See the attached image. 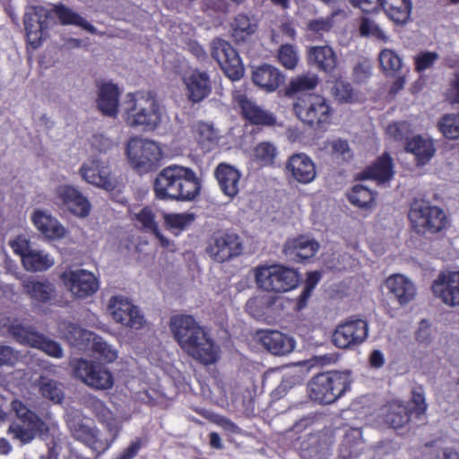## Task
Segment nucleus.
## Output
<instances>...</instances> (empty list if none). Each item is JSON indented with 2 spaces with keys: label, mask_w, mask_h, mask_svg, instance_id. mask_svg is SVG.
<instances>
[{
  "label": "nucleus",
  "mask_w": 459,
  "mask_h": 459,
  "mask_svg": "<svg viewBox=\"0 0 459 459\" xmlns=\"http://www.w3.org/2000/svg\"><path fill=\"white\" fill-rule=\"evenodd\" d=\"M318 77L316 75H302L292 79L287 89L288 94H294L304 91L315 89L318 84Z\"/></svg>",
  "instance_id": "obj_52"
},
{
  "label": "nucleus",
  "mask_w": 459,
  "mask_h": 459,
  "mask_svg": "<svg viewBox=\"0 0 459 459\" xmlns=\"http://www.w3.org/2000/svg\"><path fill=\"white\" fill-rule=\"evenodd\" d=\"M437 129L449 140L459 139V113L443 115L437 122Z\"/></svg>",
  "instance_id": "obj_46"
},
{
  "label": "nucleus",
  "mask_w": 459,
  "mask_h": 459,
  "mask_svg": "<svg viewBox=\"0 0 459 459\" xmlns=\"http://www.w3.org/2000/svg\"><path fill=\"white\" fill-rule=\"evenodd\" d=\"M202 415L210 422L221 427L227 433L238 434L240 432V428L223 415L211 411H204Z\"/></svg>",
  "instance_id": "obj_54"
},
{
  "label": "nucleus",
  "mask_w": 459,
  "mask_h": 459,
  "mask_svg": "<svg viewBox=\"0 0 459 459\" xmlns=\"http://www.w3.org/2000/svg\"><path fill=\"white\" fill-rule=\"evenodd\" d=\"M201 179L188 167L169 165L162 169L153 183L155 197L159 200L193 201L200 194Z\"/></svg>",
  "instance_id": "obj_2"
},
{
  "label": "nucleus",
  "mask_w": 459,
  "mask_h": 459,
  "mask_svg": "<svg viewBox=\"0 0 459 459\" xmlns=\"http://www.w3.org/2000/svg\"><path fill=\"white\" fill-rule=\"evenodd\" d=\"M233 103L246 124L262 127H271L277 124V117L273 112L263 108L245 93L235 94Z\"/></svg>",
  "instance_id": "obj_15"
},
{
  "label": "nucleus",
  "mask_w": 459,
  "mask_h": 459,
  "mask_svg": "<svg viewBox=\"0 0 459 459\" xmlns=\"http://www.w3.org/2000/svg\"><path fill=\"white\" fill-rule=\"evenodd\" d=\"M212 56L231 81H238L243 77L245 71L243 63L238 51L230 42L220 38L213 39Z\"/></svg>",
  "instance_id": "obj_14"
},
{
  "label": "nucleus",
  "mask_w": 459,
  "mask_h": 459,
  "mask_svg": "<svg viewBox=\"0 0 459 459\" xmlns=\"http://www.w3.org/2000/svg\"><path fill=\"white\" fill-rule=\"evenodd\" d=\"M257 336L261 344L273 355L284 356L295 348L294 339L277 330H261Z\"/></svg>",
  "instance_id": "obj_24"
},
{
  "label": "nucleus",
  "mask_w": 459,
  "mask_h": 459,
  "mask_svg": "<svg viewBox=\"0 0 459 459\" xmlns=\"http://www.w3.org/2000/svg\"><path fill=\"white\" fill-rule=\"evenodd\" d=\"M11 407L21 421V423L13 422L9 426L8 432L13 435V438L23 444H28L37 436H41L48 431L45 421L22 401L13 400Z\"/></svg>",
  "instance_id": "obj_8"
},
{
  "label": "nucleus",
  "mask_w": 459,
  "mask_h": 459,
  "mask_svg": "<svg viewBox=\"0 0 459 459\" xmlns=\"http://www.w3.org/2000/svg\"><path fill=\"white\" fill-rule=\"evenodd\" d=\"M368 335V322L351 317L336 326L332 335V342L339 349L352 350L363 343Z\"/></svg>",
  "instance_id": "obj_12"
},
{
  "label": "nucleus",
  "mask_w": 459,
  "mask_h": 459,
  "mask_svg": "<svg viewBox=\"0 0 459 459\" xmlns=\"http://www.w3.org/2000/svg\"><path fill=\"white\" fill-rule=\"evenodd\" d=\"M411 403L413 407L411 408L402 402L391 403L385 417V422L393 429H400L409 423L412 414H415L418 419L425 414L427 404L421 391L413 390Z\"/></svg>",
  "instance_id": "obj_13"
},
{
  "label": "nucleus",
  "mask_w": 459,
  "mask_h": 459,
  "mask_svg": "<svg viewBox=\"0 0 459 459\" xmlns=\"http://www.w3.org/2000/svg\"><path fill=\"white\" fill-rule=\"evenodd\" d=\"M126 102L123 118L133 128H141L144 132L156 130L161 123V107L153 91H137L129 93Z\"/></svg>",
  "instance_id": "obj_3"
},
{
  "label": "nucleus",
  "mask_w": 459,
  "mask_h": 459,
  "mask_svg": "<svg viewBox=\"0 0 459 459\" xmlns=\"http://www.w3.org/2000/svg\"><path fill=\"white\" fill-rule=\"evenodd\" d=\"M416 342L423 346L429 347L433 341L431 325L427 319L420 322L419 328L415 332Z\"/></svg>",
  "instance_id": "obj_63"
},
{
  "label": "nucleus",
  "mask_w": 459,
  "mask_h": 459,
  "mask_svg": "<svg viewBox=\"0 0 459 459\" xmlns=\"http://www.w3.org/2000/svg\"><path fill=\"white\" fill-rule=\"evenodd\" d=\"M431 289L435 297L446 306L459 307V271L441 273Z\"/></svg>",
  "instance_id": "obj_17"
},
{
  "label": "nucleus",
  "mask_w": 459,
  "mask_h": 459,
  "mask_svg": "<svg viewBox=\"0 0 459 459\" xmlns=\"http://www.w3.org/2000/svg\"><path fill=\"white\" fill-rule=\"evenodd\" d=\"M169 326L174 339L188 357L204 366L219 361L221 347L193 316H173Z\"/></svg>",
  "instance_id": "obj_1"
},
{
  "label": "nucleus",
  "mask_w": 459,
  "mask_h": 459,
  "mask_svg": "<svg viewBox=\"0 0 459 459\" xmlns=\"http://www.w3.org/2000/svg\"><path fill=\"white\" fill-rule=\"evenodd\" d=\"M22 263L27 271L44 272L54 265L55 260L49 254L42 250L31 249L23 255Z\"/></svg>",
  "instance_id": "obj_41"
},
{
  "label": "nucleus",
  "mask_w": 459,
  "mask_h": 459,
  "mask_svg": "<svg viewBox=\"0 0 459 459\" xmlns=\"http://www.w3.org/2000/svg\"><path fill=\"white\" fill-rule=\"evenodd\" d=\"M49 11L41 5L32 6L30 12L25 13L24 25L37 24L48 22Z\"/></svg>",
  "instance_id": "obj_61"
},
{
  "label": "nucleus",
  "mask_w": 459,
  "mask_h": 459,
  "mask_svg": "<svg viewBox=\"0 0 459 459\" xmlns=\"http://www.w3.org/2000/svg\"><path fill=\"white\" fill-rule=\"evenodd\" d=\"M48 11L49 15L56 17L62 25L77 26L91 33H94L96 30L95 27L85 18L63 4H53Z\"/></svg>",
  "instance_id": "obj_36"
},
{
  "label": "nucleus",
  "mask_w": 459,
  "mask_h": 459,
  "mask_svg": "<svg viewBox=\"0 0 459 459\" xmlns=\"http://www.w3.org/2000/svg\"><path fill=\"white\" fill-rule=\"evenodd\" d=\"M214 176L225 195L234 198L238 194L241 174L233 166L220 163L214 171Z\"/></svg>",
  "instance_id": "obj_29"
},
{
  "label": "nucleus",
  "mask_w": 459,
  "mask_h": 459,
  "mask_svg": "<svg viewBox=\"0 0 459 459\" xmlns=\"http://www.w3.org/2000/svg\"><path fill=\"white\" fill-rule=\"evenodd\" d=\"M82 178L89 184L112 191L116 187V181L111 176L109 166L99 160H91L83 163L80 169Z\"/></svg>",
  "instance_id": "obj_22"
},
{
  "label": "nucleus",
  "mask_w": 459,
  "mask_h": 459,
  "mask_svg": "<svg viewBox=\"0 0 459 459\" xmlns=\"http://www.w3.org/2000/svg\"><path fill=\"white\" fill-rule=\"evenodd\" d=\"M379 64L386 74H394L402 68V58L392 49L385 48L379 54Z\"/></svg>",
  "instance_id": "obj_49"
},
{
  "label": "nucleus",
  "mask_w": 459,
  "mask_h": 459,
  "mask_svg": "<svg viewBox=\"0 0 459 459\" xmlns=\"http://www.w3.org/2000/svg\"><path fill=\"white\" fill-rule=\"evenodd\" d=\"M252 81L264 91L273 92L284 82V75L273 65L264 64L254 69Z\"/></svg>",
  "instance_id": "obj_27"
},
{
  "label": "nucleus",
  "mask_w": 459,
  "mask_h": 459,
  "mask_svg": "<svg viewBox=\"0 0 459 459\" xmlns=\"http://www.w3.org/2000/svg\"><path fill=\"white\" fill-rule=\"evenodd\" d=\"M389 293L394 295L402 306L408 304L416 294L414 284L402 274H394L385 281Z\"/></svg>",
  "instance_id": "obj_34"
},
{
  "label": "nucleus",
  "mask_w": 459,
  "mask_h": 459,
  "mask_svg": "<svg viewBox=\"0 0 459 459\" xmlns=\"http://www.w3.org/2000/svg\"><path fill=\"white\" fill-rule=\"evenodd\" d=\"M307 63L320 72L332 73L337 65V56L328 46H312L307 52Z\"/></svg>",
  "instance_id": "obj_26"
},
{
  "label": "nucleus",
  "mask_w": 459,
  "mask_h": 459,
  "mask_svg": "<svg viewBox=\"0 0 459 459\" xmlns=\"http://www.w3.org/2000/svg\"><path fill=\"white\" fill-rule=\"evenodd\" d=\"M405 151L415 156L417 165L424 166L429 162L436 153L433 140L418 134L408 138L405 142Z\"/></svg>",
  "instance_id": "obj_33"
},
{
  "label": "nucleus",
  "mask_w": 459,
  "mask_h": 459,
  "mask_svg": "<svg viewBox=\"0 0 459 459\" xmlns=\"http://www.w3.org/2000/svg\"><path fill=\"white\" fill-rule=\"evenodd\" d=\"M135 220L141 223L143 228L149 230L154 233L158 232V223L155 221V215L152 209L145 206L135 214Z\"/></svg>",
  "instance_id": "obj_60"
},
{
  "label": "nucleus",
  "mask_w": 459,
  "mask_h": 459,
  "mask_svg": "<svg viewBox=\"0 0 459 459\" xmlns=\"http://www.w3.org/2000/svg\"><path fill=\"white\" fill-rule=\"evenodd\" d=\"M186 95L189 102L200 103L207 99L212 91V82L209 74L199 69L192 70L183 78Z\"/></svg>",
  "instance_id": "obj_20"
},
{
  "label": "nucleus",
  "mask_w": 459,
  "mask_h": 459,
  "mask_svg": "<svg viewBox=\"0 0 459 459\" xmlns=\"http://www.w3.org/2000/svg\"><path fill=\"white\" fill-rule=\"evenodd\" d=\"M195 220L192 213H171L165 216V222L170 229L182 230Z\"/></svg>",
  "instance_id": "obj_57"
},
{
  "label": "nucleus",
  "mask_w": 459,
  "mask_h": 459,
  "mask_svg": "<svg viewBox=\"0 0 459 459\" xmlns=\"http://www.w3.org/2000/svg\"><path fill=\"white\" fill-rule=\"evenodd\" d=\"M445 98L451 105L459 104V72L455 73L450 79Z\"/></svg>",
  "instance_id": "obj_64"
},
{
  "label": "nucleus",
  "mask_w": 459,
  "mask_h": 459,
  "mask_svg": "<svg viewBox=\"0 0 459 459\" xmlns=\"http://www.w3.org/2000/svg\"><path fill=\"white\" fill-rule=\"evenodd\" d=\"M126 153L131 167L140 174L156 169L162 159L160 147L148 139H130L126 144Z\"/></svg>",
  "instance_id": "obj_9"
},
{
  "label": "nucleus",
  "mask_w": 459,
  "mask_h": 459,
  "mask_svg": "<svg viewBox=\"0 0 459 459\" xmlns=\"http://www.w3.org/2000/svg\"><path fill=\"white\" fill-rule=\"evenodd\" d=\"M61 280L77 299H87L97 292L100 284L96 276L84 269L65 271Z\"/></svg>",
  "instance_id": "obj_16"
},
{
  "label": "nucleus",
  "mask_w": 459,
  "mask_h": 459,
  "mask_svg": "<svg viewBox=\"0 0 459 459\" xmlns=\"http://www.w3.org/2000/svg\"><path fill=\"white\" fill-rule=\"evenodd\" d=\"M298 118L314 130L326 131L332 124L334 109L328 100L319 94L306 93L293 105Z\"/></svg>",
  "instance_id": "obj_4"
},
{
  "label": "nucleus",
  "mask_w": 459,
  "mask_h": 459,
  "mask_svg": "<svg viewBox=\"0 0 459 459\" xmlns=\"http://www.w3.org/2000/svg\"><path fill=\"white\" fill-rule=\"evenodd\" d=\"M377 193L370 188L357 184L353 186L347 193L348 201L358 208H370L375 204Z\"/></svg>",
  "instance_id": "obj_43"
},
{
  "label": "nucleus",
  "mask_w": 459,
  "mask_h": 459,
  "mask_svg": "<svg viewBox=\"0 0 459 459\" xmlns=\"http://www.w3.org/2000/svg\"><path fill=\"white\" fill-rule=\"evenodd\" d=\"M196 140L201 149L208 152L217 146L219 136L212 126L201 122L197 126Z\"/></svg>",
  "instance_id": "obj_45"
},
{
  "label": "nucleus",
  "mask_w": 459,
  "mask_h": 459,
  "mask_svg": "<svg viewBox=\"0 0 459 459\" xmlns=\"http://www.w3.org/2000/svg\"><path fill=\"white\" fill-rule=\"evenodd\" d=\"M258 289L267 292L281 293L295 289L299 281V273L281 264L259 265L255 269Z\"/></svg>",
  "instance_id": "obj_7"
},
{
  "label": "nucleus",
  "mask_w": 459,
  "mask_h": 459,
  "mask_svg": "<svg viewBox=\"0 0 459 459\" xmlns=\"http://www.w3.org/2000/svg\"><path fill=\"white\" fill-rule=\"evenodd\" d=\"M56 198L74 215L85 218L90 214L91 204L78 189L68 185L56 189Z\"/></svg>",
  "instance_id": "obj_23"
},
{
  "label": "nucleus",
  "mask_w": 459,
  "mask_h": 459,
  "mask_svg": "<svg viewBox=\"0 0 459 459\" xmlns=\"http://www.w3.org/2000/svg\"><path fill=\"white\" fill-rule=\"evenodd\" d=\"M100 423H101L105 427V429L110 435V438H102V442L109 443V448L117 439L123 429L122 421L116 418L112 412L110 414V417H107L106 420L100 421Z\"/></svg>",
  "instance_id": "obj_55"
},
{
  "label": "nucleus",
  "mask_w": 459,
  "mask_h": 459,
  "mask_svg": "<svg viewBox=\"0 0 459 459\" xmlns=\"http://www.w3.org/2000/svg\"><path fill=\"white\" fill-rule=\"evenodd\" d=\"M244 250L240 236L229 230H218L208 239L207 254L216 262L224 263L239 256Z\"/></svg>",
  "instance_id": "obj_10"
},
{
  "label": "nucleus",
  "mask_w": 459,
  "mask_h": 459,
  "mask_svg": "<svg viewBox=\"0 0 459 459\" xmlns=\"http://www.w3.org/2000/svg\"><path fill=\"white\" fill-rule=\"evenodd\" d=\"M408 220L412 230L419 236L440 233L448 225L445 211L424 200H414L411 204Z\"/></svg>",
  "instance_id": "obj_5"
},
{
  "label": "nucleus",
  "mask_w": 459,
  "mask_h": 459,
  "mask_svg": "<svg viewBox=\"0 0 459 459\" xmlns=\"http://www.w3.org/2000/svg\"><path fill=\"white\" fill-rule=\"evenodd\" d=\"M393 169V159L387 152H385L362 172V178L374 179L378 183H385L392 178L394 175Z\"/></svg>",
  "instance_id": "obj_38"
},
{
  "label": "nucleus",
  "mask_w": 459,
  "mask_h": 459,
  "mask_svg": "<svg viewBox=\"0 0 459 459\" xmlns=\"http://www.w3.org/2000/svg\"><path fill=\"white\" fill-rule=\"evenodd\" d=\"M285 173L290 181L307 185L315 180L316 169L308 155L298 152L288 158L285 164Z\"/></svg>",
  "instance_id": "obj_18"
},
{
  "label": "nucleus",
  "mask_w": 459,
  "mask_h": 459,
  "mask_svg": "<svg viewBox=\"0 0 459 459\" xmlns=\"http://www.w3.org/2000/svg\"><path fill=\"white\" fill-rule=\"evenodd\" d=\"M26 295L37 304H48L56 297V287L48 279L28 278L22 281Z\"/></svg>",
  "instance_id": "obj_28"
},
{
  "label": "nucleus",
  "mask_w": 459,
  "mask_h": 459,
  "mask_svg": "<svg viewBox=\"0 0 459 459\" xmlns=\"http://www.w3.org/2000/svg\"><path fill=\"white\" fill-rule=\"evenodd\" d=\"M277 154L278 152L275 145L269 142H262L258 143L254 150L255 160L264 167L273 166L275 162Z\"/></svg>",
  "instance_id": "obj_47"
},
{
  "label": "nucleus",
  "mask_w": 459,
  "mask_h": 459,
  "mask_svg": "<svg viewBox=\"0 0 459 459\" xmlns=\"http://www.w3.org/2000/svg\"><path fill=\"white\" fill-rule=\"evenodd\" d=\"M30 219L38 231L49 240H59L66 235L67 231L61 222L46 211L34 210Z\"/></svg>",
  "instance_id": "obj_25"
},
{
  "label": "nucleus",
  "mask_w": 459,
  "mask_h": 459,
  "mask_svg": "<svg viewBox=\"0 0 459 459\" xmlns=\"http://www.w3.org/2000/svg\"><path fill=\"white\" fill-rule=\"evenodd\" d=\"M333 441V435L328 429L308 433L300 442V455L303 459H322Z\"/></svg>",
  "instance_id": "obj_21"
},
{
  "label": "nucleus",
  "mask_w": 459,
  "mask_h": 459,
  "mask_svg": "<svg viewBox=\"0 0 459 459\" xmlns=\"http://www.w3.org/2000/svg\"><path fill=\"white\" fill-rule=\"evenodd\" d=\"M37 386L39 394L55 404H61L65 398L61 383L49 378L46 376H40L37 380Z\"/></svg>",
  "instance_id": "obj_42"
},
{
  "label": "nucleus",
  "mask_w": 459,
  "mask_h": 459,
  "mask_svg": "<svg viewBox=\"0 0 459 459\" xmlns=\"http://www.w3.org/2000/svg\"><path fill=\"white\" fill-rule=\"evenodd\" d=\"M351 388L348 375L339 371L321 372L307 384L309 398L320 404H330Z\"/></svg>",
  "instance_id": "obj_6"
},
{
  "label": "nucleus",
  "mask_w": 459,
  "mask_h": 459,
  "mask_svg": "<svg viewBox=\"0 0 459 459\" xmlns=\"http://www.w3.org/2000/svg\"><path fill=\"white\" fill-rule=\"evenodd\" d=\"M92 350L108 362H112L117 358V351L100 337L94 338Z\"/></svg>",
  "instance_id": "obj_59"
},
{
  "label": "nucleus",
  "mask_w": 459,
  "mask_h": 459,
  "mask_svg": "<svg viewBox=\"0 0 459 459\" xmlns=\"http://www.w3.org/2000/svg\"><path fill=\"white\" fill-rule=\"evenodd\" d=\"M3 323V327L5 328L6 332L12 335V337L21 344L32 346L36 339L35 335H38L39 332L33 330L30 326H25L20 323L17 319L11 321L9 317L1 316L0 324Z\"/></svg>",
  "instance_id": "obj_39"
},
{
  "label": "nucleus",
  "mask_w": 459,
  "mask_h": 459,
  "mask_svg": "<svg viewBox=\"0 0 459 459\" xmlns=\"http://www.w3.org/2000/svg\"><path fill=\"white\" fill-rule=\"evenodd\" d=\"M437 59L438 55L436 52L425 51L420 53L414 58L415 71L421 73L432 67Z\"/></svg>",
  "instance_id": "obj_62"
},
{
  "label": "nucleus",
  "mask_w": 459,
  "mask_h": 459,
  "mask_svg": "<svg viewBox=\"0 0 459 459\" xmlns=\"http://www.w3.org/2000/svg\"><path fill=\"white\" fill-rule=\"evenodd\" d=\"M109 308L113 319L122 325L140 329L144 324V317L140 309L130 300L121 296L113 297L109 300Z\"/></svg>",
  "instance_id": "obj_19"
},
{
  "label": "nucleus",
  "mask_w": 459,
  "mask_h": 459,
  "mask_svg": "<svg viewBox=\"0 0 459 459\" xmlns=\"http://www.w3.org/2000/svg\"><path fill=\"white\" fill-rule=\"evenodd\" d=\"M231 36L236 43L246 42L256 30L257 24L244 13L238 14L230 23Z\"/></svg>",
  "instance_id": "obj_40"
},
{
  "label": "nucleus",
  "mask_w": 459,
  "mask_h": 459,
  "mask_svg": "<svg viewBox=\"0 0 459 459\" xmlns=\"http://www.w3.org/2000/svg\"><path fill=\"white\" fill-rule=\"evenodd\" d=\"M331 93L340 103H352L356 100V94L351 84L341 79L334 82Z\"/></svg>",
  "instance_id": "obj_50"
},
{
  "label": "nucleus",
  "mask_w": 459,
  "mask_h": 459,
  "mask_svg": "<svg viewBox=\"0 0 459 459\" xmlns=\"http://www.w3.org/2000/svg\"><path fill=\"white\" fill-rule=\"evenodd\" d=\"M70 366L74 377L88 386L98 390H108L114 385L111 372L99 362L81 358L71 360Z\"/></svg>",
  "instance_id": "obj_11"
},
{
  "label": "nucleus",
  "mask_w": 459,
  "mask_h": 459,
  "mask_svg": "<svg viewBox=\"0 0 459 459\" xmlns=\"http://www.w3.org/2000/svg\"><path fill=\"white\" fill-rule=\"evenodd\" d=\"M35 337L36 339L33 340L34 342L31 346L32 348L40 350L48 356L56 359H60L63 357V349L57 342L45 336L40 333H39L38 335H35Z\"/></svg>",
  "instance_id": "obj_48"
},
{
  "label": "nucleus",
  "mask_w": 459,
  "mask_h": 459,
  "mask_svg": "<svg viewBox=\"0 0 459 459\" xmlns=\"http://www.w3.org/2000/svg\"><path fill=\"white\" fill-rule=\"evenodd\" d=\"M364 449L362 430L359 428H349L339 446L340 456L342 459L359 457Z\"/></svg>",
  "instance_id": "obj_35"
},
{
  "label": "nucleus",
  "mask_w": 459,
  "mask_h": 459,
  "mask_svg": "<svg viewBox=\"0 0 459 459\" xmlns=\"http://www.w3.org/2000/svg\"><path fill=\"white\" fill-rule=\"evenodd\" d=\"M71 432L74 437L92 450L98 453H103L108 449L109 443L102 442L100 437V430L96 427H90L82 422L73 423L70 425Z\"/></svg>",
  "instance_id": "obj_30"
},
{
  "label": "nucleus",
  "mask_w": 459,
  "mask_h": 459,
  "mask_svg": "<svg viewBox=\"0 0 459 459\" xmlns=\"http://www.w3.org/2000/svg\"><path fill=\"white\" fill-rule=\"evenodd\" d=\"M28 43L33 48H39L48 32V22L42 23L24 25Z\"/></svg>",
  "instance_id": "obj_51"
},
{
  "label": "nucleus",
  "mask_w": 459,
  "mask_h": 459,
  "mask_svg": "<svg viewBox=\"0 0 459 459\" xmlns=\"http://www.w3.org/2000/svg\"><path fill=\"white\" fill-rule=\"evenodd\" d=\"M278 60L286 69H294L299 62L296 48L291 44H282L278 50Z\"/></svg>",
  "instance_id": "obj_53"
},
{
  "label": "nucleus",
  "mask_w": 459,
  "mask_h": 459,
  "mask_svg": "<svg viewBox=\"0 0 459 459\" xmlns=\"http://www.w3.org/2000/svg\"><path fill=\"white\" fill-rule=\"evenodd\" d=\"M98 108L108 117H116L118 113L119 91L112 82H103L99 86Z\"/></svg>",
  "instance_id": "obj_32"
},
{
  "label": "nucleus",
  "mask_w": 459,
  "mask_h": 459,
  "mask_svg": "<svg viewBox=\"0 0 459 459\" xmlns=\"http://www.w3.org/2000/svg\"><path fill=\"white\" fill-rule=\"evenodd\" d=\"M325 149L337 163L348 162L353 158V152L347 140L337 138L328 141Z\"/></svg>",
  "instance_id": "obj_44"
},
{
  "label": "nucleus",
  "mask_w": 459,
  "mask_h": 459,
  "mask_svg": "<svg viewBox=\"0 0 459 459\" xmlns=\"http://www.w3.org/2000/svg\"><path fill=\"white\" fill-rule=\"evenodd\" d=\"M387 17L396 24H405L411 19V0H378Z\"/></svg>",
  "instance_id": "obj_37"
},
{
  "label": "nucleus",
  "mask_w": 459,
  "mask_h": 459,
  "mask_svg": "<svg viewBox=\"0 0 459 459\" xmlns=\"http://www.w3.org/2000/svg\"><path fill=\"white\" fill-rule=\"evenodd\" d=\"M86 407L92 412L99 422L106 420L107 417H110L112 413L105 403L95 396H91L87 400Z\"/></svg>",
  "instance_id": "obj_58"
},
{
  "label": "nucleus",
  "mask_w": 459,
  "mask_h": 459,
  "mask_svg": "<svg viewBox=\"0 0 459 459\" xmlns=\"http://www.w3.org/2000/svg\"><path fill=\"white\" fill-rule=\"evenodd\" d=\"M319 248V244L305 236L290 239L284 247L286 255L296 262H305L312 258Z\"/></svg>",
  "instance_id": "obj_31"
},
{
  "label": "nucleus",
  "mask_w": 459,
  "mask_h": 459,
  "mask_svg": "<svg viewBox=\"0 0 459 459\" xmlns=\"http://www.w3.org/2000/svg\"><path fill=\"white\" fill-rule=\"evenodd\" d=\"M147 443L148 438L146 437H136L130 441L129 445L115 459H134Z\"/></svg>",
  "instance_id": "obj_56"
}]
</instances>
